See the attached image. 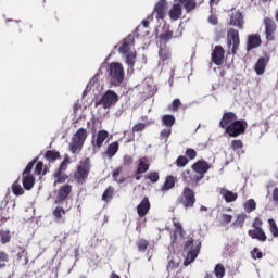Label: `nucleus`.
<instances>
[{
	"mask_svg": "<svg viewBox=\"0 0 278 278\" xmlns=\"http://www.w3.org/2000/svg\"><path fill=\"white\" fill-rule=\"evenodd\" d=\"M135 38L134 35H128L117 47L118 52L124 58V62L128 65V73H134V66L136 64V49L134 48Z\"/></svg>",
	"mask_w": 278,
	"mask_h": 278,
	"instance_id": "1",
	"label": "nucleus"
},
{
	"mask_svg": "<svg viewBox=\"0 0 278 278\" xmlns=\"http://www.w3.org/2000/svg\"><path fill=\"white\" fill-rule=\"evenodd\" d=\"M106 75L112 86H121L125 81V68L119 62L109 64Z\"/></svg>",
	"mask_w": 278,
	"mask_h": 278,
	"instance_id": "2",
	"label": "nucleus"
},
{
	"mask_svg": "<svg viewBox=\"0 0 278 278\" xmlns=\"http://www.w3.org/2000/svg\"><path fill=\"white\" fill-rule=\"evenodd\" d=\"M201 250V242L189 239L185 244V251L187 252V256L185 258L184 264L186 266H190L192 262L197 260L199 256V251Z\"/></svg>",
	"mask_w": 278,
	"mask_h": 278,
	"instance_id": "3",
	"label": "nucleus"
},
{
	"mask_svg": "<svg viewBox=\"0 0 278 278\" xmlns=\"http://www.w3.org/2000/svg\"><path fill=\"white\" fill-rule=\"evenodd\" d=\"M86 138H88V131L84 128L78 129L72 137V141L70 142V151L72 153H79V151H81L84 148Z\"/></svg>",
	"mask_w": 278,
	"mask_h": 278,
	"instance_id": "4",
	"label": "nucleus"
},
{
	"mask_svg": "<svg viewBox=\"0 0 278 278\" xmlns=\"http://www.w3.org/2000/svg\"><path fill=\"white\" fill-rule=\"evenodd\" d=\"M37 162H38V159H35L30 163H28L22 174V184L25 190H31L34 188V184H36V178L30 173L34 168V165Z\"/></svg>",
	"mask_w": 278,
	"mask_h": 278,
	"instance_id": "5",
	"label": "nucleus"
},
{
	"mask_svg": "<svg viewBox=\"0 0 278 278\" xmlns=\"http://www.w3.org/2000/svg\"><path fill=\"white\" fill-rule=\"evenodd\" d=\"M88 175H90V159H84L77 166L75 179L78 184H84L88 179Z\"/></svg>",
	"mask_w": 278,
	"mask_h": 278,
	"instance_id": "6",
	"label": "nucleus"
},
{
	"mask_svg": "<svg viewBox=\"0 0 278 278\" xmlns=\"http://www.w3.org/2000/svg\"><path fill=\"white\" fill-rule=\"evenodd\" d=\"M118 103V94L112 90H108L104 94L101 96L100 101L97 102V105H102L104 110H110Z\"/></svg>",
	"mask_w": 278,
	"mask_h": 278,
	"instance_id": "7",
	"label": "nucleus"
},
{
	"mask_svg": "<svg viewBox=\"0 0 278 278\" xmlns=\"http://www.w3.org/2000/svg\"><path fill=\"white\" fill-rule=\"evenodd\" d=\"M227 47L228 53L236 55V51H238V47H240V35L236 29H229L227 33Z\"/></svg>",
	"mask_w": 278,
	"mask_h": 278,
	"instance_id": "8",
	"label": "nucleus"
},
{
	"mask_svg": "<svg viewBox=\"0 0 278 278\" xmlns=\"http://www.w3.org/2000/svg\"><path fill=\"white\" fill-rule=\"evenodd\" d=\"M192 169L194 170V180L197 184L203 179L205 173L210 170V164L205 161H198L195 164L192 165Z\"/></svg>",
	"mask_w": 278,
	"mask_h": 278,
	"instance_id": "9",
	"label": "nucleus"
},
{
	"mask_svg": "<svg viewBox=\"0 0 278 278\" xmlns=\"http://www.w3.org/2000/svg\"><path fill=\"white\" fill-rule=\"evenodd\" d=\"M180 201H181L185 210L194 207V203H197V198H194V191H192V189L186 187L182 191Z\"/></svg>",
	"mask_w": 278,
	"mask_h": 278,
	"instance_id": "10",
	"label": "nucleus"
},
{
	"mask_svg": "<svg viewBox=\"0 0 278 278\" xmlns=\"http://www.w3.org/2000/svg\"><path fill=\"white\" fill-rule=\"evenodd\" d=\"M247 131V122L237 119L231 126L228 127L226 134L231 138H238L240 134H244Z\"/></svg>",
	"mask_w": 278,
	"mask_h": 278,
	"instance_id": "11",
	"label": "nucleus"
},
{
	"mask_svg": "<svg viewBox=\"0 0 278 278\" xmlns=\"http://www.w3.org/2000/svg\"><path fill=\"white\" fill-rule=\"evenodd\" d=\"M237 121L238 117L235 115V113L228 112L224 114L222 121L219 122V126L227 132L229 127H231V125H233Z\"/></svg>",
	"mask_w": 278,
	"mask_h": 278,
	"instance_id": "12",
	"label": "nucleus"
},
{
	"mask_svg": "<svg viewBox=\"0 0 278 278\" xmlns=\"http://www.w3.org/2000/svg\"><path fill=\"white\" fill-rule=\"evenodd\" d=\"M166 0H160L154 7L152 15H154L157 21H162L164 16H166Z\"/></svg>",
	"mask_w": 278,
	"mask_h": 278,
	"instance_id": "13",
	"label": "nucleus"
},
{
	"mask_svg": "<svg viewBox=\"0 0 278 278\" xmlns=\"http://www.w3.org/2000/svg\"><path fill=\"white\" fill-rule=\"evenodd\" d=\"M184 14V9L181 4H179L176 0H174V4L169 9L168 15L170 21H179Z\"/></svg>",
	"mask_w": 278,
	"mask_h": 278,
	"instance_id": "14",
	"label": "nucleus"
},
{
	"mask_svg": "<svg viewBox=\"0 0 278 278\" xmlns=\"http://www.w3.org/2000/svg\"><path fill=\"white\" fill-rule=\"evenodd\" d=\"M223 60H225V49L220 46H216L212 52V62L216 64V66H220Z\"/></svg>",
	"mask_w": 278,
	"mask_h": 278,
	"instance_id": "15",
	"label": "nucleus"
},
{
	"mask_svg": "<svg viewBox=\"0 0 278 278\" xmlns=\"http://www.w3.org/2000/svg\"><path fill=\"white\" fill-rule=\"evenodd\" d=\"M68 164V160H64L60 166L59 169L54 173V177L56 178L54 181V186L56 184H64V181H66V179H68V177L64 174H62V170H66V166Z\"/></svg>",
	"mask_w": 278,
	"mask_h": 278,
	"instance_id": "16",
	"label": "nucleus"
},
{
	"mask_svg": "<svg viewBox=\"0 0 278 278\" xmlns=\"http://www.w3.org/2000/svg\"><path fill=\"white\" fill-rule=\"evenodd\" d=\"M230 25L237 27L238 29H242L244 25V17L240 11H232L230 15Z\"/></svg>",
	"mask_w": 278,
	"mask_h": 278,
	"instance_id": "17",
	"label": "nucleus"
},
{
	"mask_svg": "<svg viewBox=\"0 0 278 278\" xmlns=\"http://www.w3.org/2000/svg\"><path fill=\"white\" fill-rule=\"evenodd\" d=\"M248 236H250L252 240H258V242H266L267 240L266 232H264V229L262 228H253L249 230Z\"/></svg>",
	"mask_w": 278,
	"mask_h": 278,
	"instance_id": "18",
	"label": "nucleus"
},
{
	"mask_svg": "<svg viewBox=\"0 0 278 278\" xmlns=\"http://www.w3.org/2000/svg\"><path fill=\"white\" fill-rule=\"evenodd\" d=\"M68 194H71V185H64L58 193L55 203L58 205H62L63 201H66V199L68 198Z\"/></svg>",
	"mask_w": 278,
	"mask_h": 278,
	"instance_id": "19",
	"label": "nucleus"
},
{
	"mask_svg": "<svg viewBox=\"0 0 278 278\" xmlns=\"http://www.w3.org/2000/svg\"><path fill=\"white\" fill-rule=\"evenodd\" d=\"M149 210H151V202H149V198H143L137 206V213L142 218V216H147V214H149Z\"/></svg>",
	"mask_w": 278,
	"mask_h": 278,
	"instance_id": "20",
	"label": "nucleus"
},
{
	"mask_svg": "<svg viewBox=\"0 0 278 278\" xmlns=\"http://www.w3.org/2000/svg\"><path fill=\"white\" fill-rule=\"evenodd\" d=\"M184 34V28L178 27L177 31L173 35V31L167 30L160 35V39L163 42H168V40H172L173 38H179Z\"/></svg>",
	"mask_w": 278,
	"mask_h": 278,
	"instance_id": "21",
	"label": "nucleus"
},
{
	"mask_svg": "<svg viewBox=\"0 0 278 278\" xmlns=\"http://www.w3.org/2000/svg\"><path fill=\"white\" fill-rule=\"evenodd\" d=\"M264 24H265L267 40H273V33L277 29V26H275V22L266 17L264 20Z\"/></svg>",
	"mask_w": 278,
	"mask_h": 278,
	"instance_id": "22",
	"label": "nucleus"
},
{
	"mask_svg": "<svg viewBox=\"0 0 278 278\" xmlns=\"http://www.w3.org/2000/svg\"><path fill=\"white\" fill-rule=\"evenodd\" d=\"M219 194L225 199L226 203H233L238 199V193L229 191L226 188H220Z\"/></svg>",
	"mask_w": 278,
	"mask_h": 278,
	"instance_id": "23",
	"label": "nucleus"
},
{
	"mask_svg": "<svg viewBox=\"0 0 278 278\" xmlns=\"http://www.w3.org/2000/svg\"><path fill=\"white\" fill-rule=\"evenodd\" d=\"M266 64H268V59L260 58L254 66L256 75H264L266 71Z\"/></svg>",
	"mask_w": 278,
	"mask_h": 278,
	"instance_id": "24",
	"label": "nucleus"
},
{
	"mask_svg": "<svg viewBox=\"0 0 278 278\" xmlns=\"http://www.w3.org/2000/svg\"><path fill=\"white\" fill-rule=\"evenodd\" d=\"M262 45V39H260V36L257 35H251L248 38V51H251V49H257Z\"/></svg>",
	"mask_w": 278,
	"mask_h": 278,
	"instance_id": "25",
	"label": "nucleus"
},
{
	"mask_svg": "<svg viewBox=\"0 0 278 278\" xmlns=\"http://www.w3.org/2000/svg\"><path fill=\"white\" fill-rule=\"evenodd\" d=\"M108 136H110V134L108 132V130H99L97 136H96V141H94V147H102L103 143L105 142V140H108Z\"/></svg>",
	"mask_w": 278,
	"mask_h": 278,
	"instance_id": "26",
	"label": "nucleus"
},
{
	"mask_svg": "<svg viewBox=\"0 0 278 278\" xmlns=\"http://www.w3.org/2000/svg\"><path fill=\"white\" fill-rule=\"evenodd\" d=\"M16 260L17 262H21L23 266H26V264H29V258H27V251L23 248L17 249Z\"/></svg>",
	"mask_w": 278,
	"mask_h": 278,
	"instance_id": "27",
	"label": "nucleus"
},
{
	"mask_svg": "<svg viewBox=\"0 0 278 278\" xmlns=\"http://www.w3.org/2000/svg\"><path fill=\"white\" fill-rule=\"evenodd\" d=\"M270 192L273 201L278 205V187L273 182L267 185V197H270Z\"/></svg>",
	"mask_w": 278,
	"mask_h": 278,
	"instance_id": "28",
	"label": "nucleus"
},
{
	"mask_svg": "<svg viewBox=\"0 0 278 278\" xmlns=\"http://www.w3.org/2000/svg\"><path fill=\"white\" fill-rule=\"evenodd\" d=\"M180 5H182L186 12H192L197 8V0H176Z\"/></svg>",
	"mask_w": 278,
	"mask_h": 278,
	"instance_id": "29",
	"label": "nucleus"
},
{
	"mask_svg": "<svg viewBox=\"0 0 278 278\" xmlns=\"http://www.w3.org/2000/svg\"><path fill=\"white\" fill-rule=\"evenodd\" d=\"M149 170V160L147 157L139 159L137 175H142Z\"/></svg>",
	"mask_w": 278,
	"mask_h": 278,
	"instance_id": "30",
	"label": "nucleus"
},
{
	"mask_svg": "<svg viewBox=\"0 0 278 278\" xmlns=\"http://www.w3.org/2000/svg\"><path fill=\"white\" fill-rule=\"evenodd\" d=\"M159 65L162 64V62H166V60H170V51L166 47H161L159 50Z\"/></svg>",
	"mask_w": 278,
	"mask_h": 278,
	"instance_id": "31",
	"label": "nucleus"
},
{
	"mask_svg": "<svg viewBox=\"0 0 278 278\" xmlns=\"http://www.w3.org/2000/svg\"><path fill=\"white\" fill-rule=\"evenodd\" d=\"M116 153H118V142L115 141L108 147L105 155H108L109 159L112 160V157L115 156Z\"/></svg>",
	"mask_w": 278,
	"mask_h": 278,
	"instance_id": "32",
	"label": "nucleus"
},
{
	"mask_svg": "<svg viewBox=\"0 0 278 278\" xmlns=\"http://www.w3.org/2000/svg\"><path fill=\"white\" fill-rule=\"evenodd\" d=\"M64 214H66V211H64L62 207L58 206L54 211H53V216L56 220V223H64L65 218H64Z\"/></svg>",
	"mask_w": 278,
	"mask_h": 278,
	"instance_id": "33",
	"label": "nucleus"
},
{
	"mask_svg": "<svg viewBox=\"0 0 278 278\" xmlns=\"http://www.w3.org/2000/svg\"><path fill=\"white\" fill-rule=\"evenodd\" d=\"M12 240V233L8 229L0 230V242L1 244H8Z\"/></svg>",
	"mask_w": 278,
	"mask_h": 278,
	"instance_id": "34",
	"label": "nucleus"
},
{
	"mask_svg": "<svg viewBox=\"0 0 278 278\" xmlns=\"http://www.w3.org/2000/svg\"><path fill=\"white\" fill-rule=\"evenodd\" d=\"M12 192H13V194H15V197H21V195L25 194V189H23V187L21 186V182H18V180H16L12 185Z\"/></svg>",
	"mask_w": 278,
	"mask_h": 278,
	"instance_id": "35",
	"label": "nucleus"
},
{
	"mask_svg": "<svg viewBox=\"0 0 278 278\" xmlns=\"http://www.w3.org/2000/svg\"><path fill=\"white\" fill-rule=\"evenodd\" d=\"M163 125L167 127V129H170L175 125V116L173 115H164L162 118Z\"/></svg>",
	"mask_w": 278,
	"mask_h": 278,
	"instance_id": "36",
	"label": "nucleus"
},
{
	"mask_svg": "<svg viewBox=\"0 0 278 278\" xmlns=\"http://www.w3.org/2000/svg\"><path fill=\"white\" fill-rule=\"evenodd\" d=\"M172 188H175V177L168 176L165 180V184L162 188L163 191L170 190Z\"/></svg>",
	"mask_w": 278,
	"mask_h": 278,
	"instance_id": "37",
	"label": "nucleus"
},
{
	"mask_svg": "<svg viewBox=\"0 0 278 278\" xmlns=\"http://www.w3.org/2000/svg\"><path fill=\"white\" fill-rule=\"evenodd\" d=\"M45 157H46V160H48V162H55V160H58V157H60V153L55 152V151L48 150L45 153Z\"/></svg>",
	"mask_w": 278,
	"mask_h": 278,
	"instance_id": "38",
	"label": "nucleus"
},
{
	"mask_svg": "<svg viewBox=\"0 0 278 278\" xmlns=\"http://www.w3.org/2000/svg\"><path fill=\"white\" fill-rule=\"evenodd\" d=\"M268 223H269V231H270V233L274 236V238H278L277 223H275V219H273V218H269Z\"/></svg>",
	"mask_w": 278,
	"mask_h": 278,
	"instance_id": "39",
	"label": "nucleus"
},
{
	"mask_svg": "<svg viewBox=\"0 0 278 278\" xmlns=\"http://www.w3.org/2000/svg\"><path fill=\"white\" fill-rule=\"evenodd\" d=\"M247 220V214L241 213L237 216V219L233 223L235 227H244V222Z\"/></svg>",
	"mask_w": 278,
	"mask_h": 278,
	"instance_id": "40",
	"label": "nucleus"
},
{
	"mask_svg": "<svg viewBox=\"0 0 278 278\" xmlns=\"http://www.w3.org/2000/svg\"><path fill=\"white\" fill-rule=\"evenodd\" d=\"M114 195V187H109L102 194V201H112Z\"/></svg>",
	"mask_w": 278,
	"mask_h": 278,
	"instance_id": "41",
	"label": "nucleus"
},
{
	"mask_svg": "<svg viewBox=\"0 0 278 278\" xmlns=\"http://www.w3.org/2000/svg\"><path fill=\"white\" fill-rule=\"evenodd\" d=\"M255 207H257L255 200L250 199V200L245 201V203H244L245 212H253V211H255Z\"/></svg>",
	"mask_w": 278,
	"mask_h": 278,
	"instance_id": "42",
	"label": "nucleus"
},
{
	"mask_svg": "<svg viewBox=\"0 0 278 278\" xmlns=\"http://www.w3.org/2000/svg\"><path fill=\"white\" fill-rule=\"evenodd\" d=\"M182 181H186V184H192V181H197L194 179V174L190 173V170H186L182 173Z\"/></svg>",
	"mask_w": 278,
	"mask_h": 278,
	"instance_id": "43",
	"label": "nucleus"
},
{
	"mask_svg": "<svg viewBox=\"0 0 278 278\" xmlns=\"http://www.w3.org/2000/svg\"><path fill=\"white\" fill-rule=\"evenodd\" d=\"M10 260V256L8 255V253L0 251V270L1 268H5V265L8 264Z\"/></svg>",
	"mask_w": 278,
	"mask_h": 278,
	"instance_id": "44",
	"label": "nucleus"
},
{
	"mask_svg": "<svg viewBox=\"0 0 278 278\" xmlns=\"http://www.w3.org/2000/svg\"><path fill=\"white\" fill-rule=\"evenodd\" d=\"M214 273H215V276L217 278H223L225 277V266L218 264L215 266V269H214Z\"/></svg>",
	"mask_w": 278,
	"mask_h": 278,
	"instance_id": "45",
	"label": "nucleus"
},
{
	"mask_svg": "<svg viewBox=\"0 0 278 278\" xmlns=\"http://www.w3.org/2000/svg\"><path fill=\"white\" fill-rule=\"evenodd\" d=\"M179 266V262L173 256H168L167 270H173Z\"/></svg>",
	"mask_w": 278,
	"mask_h": 278,
	"instance_id": "46",
	"label": "nucleus"
},
{
	"mask_svg": "<svg viewBox=\"0 0 278 278\" xmlns=\"http://www.w3.org/2000/svg\"><path fill=\"white\" fill-rule=\"evenodd\" d=\"M146 177L147 179H150L152 184H157V181H160V174H157V172H150Z\"/></svg>",
	"mask_w": 278,
	"mask_h": 278,
	"instance_id": "47",
	"label": "nucleus"
},
{
	"mask_svg": "<svg viewBox=\"0 0 278 278\" xmlns=\"http://www.w3.org/2000/svg\"><path fill=\"white\" fill-rule=\"evenodd\" d=\"M172 129L165 128L161 131V140H164V142H168V138L170 137Z\"/></svg>",
	"mask_w": 278,
	"mask_h": 278,
	"instance_id": "48",
	"label": "nucleus"
},
{
	"mask_svg": "<svg viewBox=\"0 0 278 278\" xmlns=\"http://www.w3.org/2000/svg\"><path fill=\"white\" fill-rule=\"evenodd\" d=\"M137 247H138V250L139 251H147V247H149V241L144 240V239H140L138 242H137Z\"/></svg>",
	"mask_w": 278,
	"mask_h": 278,
	"instance_id": "49",
	"label": "nucleus"
},
{
	"mask_svg": "<svg viewBox=\"0 0 278 278\" xmlns=\"http://www.w3.org/2000/svg\"><path fill=\"white\" fill-rule=\"evenodd\" d=\"M45 164L42 162H38L35 167V175H47V170L42 172Z\"/></svg>",
	"mask_w": 278,
	"mask_h": 278,
	"instance_id": "50",
	"label": "nucleus"
},
{
	"mask_svg": "<svg viewBox=\"0 0 278 278\" xmlns=\"http://www.w3.org/2000/svg\"><path fill=\"white\" fill-rule=\"evenodd\" d=\"M174 227H176V230L174 231V236H172L173 242L177 239V233H181V224L179 222H175Z\"/></svg>",
	"mask_w": 278,
	"mask_h": 278,
	"instance_id": "51",
	"label": "nucleus"
},
{
	"mask_svg": "<svg viewBox=\"0 0 278 278\" xmlns=\"http://www.w3.org/2000/svg\"><path fill=\"white\" fill-rule=\"evenodd\" d=\"M176 164L179 168H184V166H186V164H188V157L186 156H179L176 161Z\"/></svg>",
	"mask_w": 278,
	"mask_h": 278,
	"instance_id": "52",
	"label": "nucleus"
},
{
	"mask_svg": "<svg viewBox=\"0 0 278 278\" xmlns=\"http://www.w3.org/2000/svg\"><path fill=\"white\" fill-rule=\"evenodd\" d=\"M263 220L260 217H256L252 224L253 229H262Z\"/></svg>",
	"mask_w": 278,
	"mask_h": 278,
	"instance_id": "53",
	"label": "nucleus"
},
{
	"mask_svg": "<svg viewBox=\"0 0 278 278\" xmlns=\"http://www.w3.org/2000/svg\"><path fill=\"white\" fill-rule=\"evenodd\" d=\"M220 218H222V222L223 223H226V224H229L231 223V220L233 219V216L229 215V214H226V213H223L220 215Z\"/></svg>",
	"mask_w": 278,
	"mask_h": 278,
	"instance_id": "54",
	"label": "nucleus"
},
{
	"mask_svg": "<svg viewBox=\"0 0 278 278\" xmlns=\"http://www.w3.org/2000/svg\"><path fill=\"white\" fill-rule=\"evenodd\" d=\"M252 253L253 260H262V252H260V249L254 248Z\"/></svg>",
	"mask_w": 278,
	"mask_h": 278,
	"instance_id": "55",
	"label": "nucleus"
},
{
	"mask_svg": "<svg viewBox=\"0 0 278 278\" xmlns=\"http://www.w3.org/2000/svg\"><path fill=\"white\" fill-rule=\"evenodd\" d=\"M121 173H123V168H117L113 172V179L115 181H118V184H123V180H118V176L121 175Z\"/></svg>",
	"mask_w": 278,
	"mask_h": 278,
	"instance_id": "56",
	"label": "nucleus"
},
{
	"mask_svg": "<svg viewBox=\"0 0 278 278\" xmlns=\"http://www.w3.org/2000/svg\"><path fill=\"white\" fill-rule=\"evenodd\" d=\"M231 148L233 149V151H237V149H242V141L232 140Z\"/></svg>",
	"mask_w": 278,
	"mask_h": 278,
	"instance_id": "57",
	"label": "nucleus"
},
{
	"mask_svg": "<svg viewBox=\"0 0 278 278\" xmlns=\"http://www.w3.org/2000/svg\"><path fill=\"white\" fill-rule=\"evenodd\" d=\"M186 155L188 159L194 160V157H197V151H194V149H188Z\"/></svg>",
	"mask_w": 278,
	"mask_h": 278,
	"instance_id": "58",
	"label": "nucleus"
},
{
	"mask_svg": "<svg viewBox=\"0 0 278 278\" xmlns=\"http://www.w3.org/2000/svg\"><path fill=\"white\" fill-rule=\"evenodd\" d=\"M179 105H181V101L179 99H175L172 103L173 112H177V110H179Z\"/></svg>",
	"mask_w": 278,
	"mask_h": 278,
	"instance_id": "59",
	"label": "nucleus"
},
{
	"mask_svg": "<svg viewBox=\"0 0 278 278\" xmlns=\"http://www.w3.org/2000/svg\"><path fill=\"white\" fill-rule=\"evenodd\" d=\"M147 127V125L142 124V123H139L137 125H135L132 127V131H144V128Z\"/></svg>",
	"mask_w": 278,
	"mask_h": 278,
	"instance_id": "60",
	"label": "nucleus"
},
{
	"mask_svg": "<svg viewBox=\"0 0 278 278\" xmlns=\"http://www.w3.org/2000/svg\"><path fill=\"white\" fill-rule=\"evenodd\" d=\"M98 76H94L90 81H89V85H88V87L89 88H91V89H94V88H97V86H98Z\"/></svg>",
	"mask_w": 278,
	"mask_h": 278,
	"instance_id": "61",
	"label": "nucleus"
},
{
	"mask_svg": "<svg viewBox=\"0 0 278 278\" xmlns=\"http://www.w3.org/2000/svg\"><path fill=\"white\" fill-rule=\"evenodd\" d=\"M124 164L126 166H129L130 164H134V159L130 155H125L124 156Z\"/></svg>",
	"mask_w": 278,
	"mask_h": 278,
	"instance_id": "62",
	"label": "nucleus"
},
{
	"mask_svg": "<svg viewBox=\"0 0 278 278\" xmlns=\"http://www.w3.org/2000/svg\"><path fill=\"white\" fill-rule=\"evenodd\" d=\"M208 23H211V25H216L218 23V18H216L214 15H211L208 17Z\"/></svg>",
	"mask_w": 278,
	"mask_h": 278,
	"instance_id": "63",
	"label": "nucleus"
},
{
	"mask_svg": "<svg viewBox=\"0 0 278 278\" xmlns=\"http://www.w3.org/2000/svg\"><path fill=\"white\" fill-rule=\"evenodd\" d=\"M200 212L203 214V216H207L208 208L207 206H200Z\"/></svg>",
	"mask_w": 278,
	"mask_h": 278,
	"instance_id": "64",
	"label": "nucleus"
}]
</instances>
